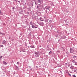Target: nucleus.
Instances as JSON below:
<instances>
[{
	"instance_id": "obj_1",
	"label": "nucleus",
	"mask_w": 77,
	"mask_h": 77,
	"mask_svg": "<svg viewBox=\"0 0 77 77\" xmlns=\"http://www.w3.org/2000/svg\"><path fill=\"white\" fill-rule=\"evenodd\" d=\"M35 57H39L40 55L39 53H38L37 52H35Z\"/></svg>"
},
{
	"instance_id": "obj_2",
	"label": "nucleus",
	"mask_w": 77,
	"mask_h": 77,
	"mask_svg": "<svg viewBox=\"0 0 77 77\" xmlns=\"http://www.w3.org/2000/svg\"><path fill=\"white\" fill-rule=\"evenodd\" d=\"M74 51L73 50V49L72 48H70V51L71 53H73V52H74Z\"/></svg>"
},
{
	"instance_id": "obj_3",
	"label": "nucleus",
	"mask_w": 77,
	"mask_h": 77,
	"mask_svg": "<svg viewBox=\"0 0 77 77\" xmlns=\"http://www.w3.org/2000/svg\"><path fill=\"white\" fill-rule=\"evenodd\" d=\"M38 24L40 25V26H43L44 25V23L43 22H40L38 23Z\"/></svg>"
},
{
	"instance_id": "obj_4",
	"label": "nucleus",
	"mask_w": 77,
	"mask_h": 77,
	"mask_svg": "<svg viewBox=\"0 0 77 77\" xmlns=\"http://www.w3.org/2000/svg\"><path fill=\"white\" fill-rule=\"evenodd\" d=\"M35 26H36V27L35 26H34V25H32V28H35L36 29L38 27V25H35Z\"/></svg>"
},
{
	"instance_id": "obj_5",
	"label": "nucleus",
	"mask_w": 77,
	"mask_h": 77,
	"mask_svg": "<svg viewBox=\"0 0 77 77\" xmlns=\"http://www.w3.org/2000/svg\"><path fill=\"white\" fill-rule=\"evenodd\" d=\"M45 9H48V10H49V9H50V6H46L45 7Z\"/></svg>"
},
{
	"instance_id": "obj_6",
	"label": "nucleus",
	"mask_w": 77,
	"mask_h": 77,
	"mask_svg": "<svg viewBox=\"0 0 77 77\" xmlns=\"http://www.w3.org/2000/svg\"><path fill=\"white\" fill-rule=\"evenodd\" d=\"M40 20L41 21H44V19L42 17H40Z\"/></svg>"
},
{
	"instance_id": "obj_7",
	"label": "nucleus",
	"mask_w": 77,
	"mask_h": 77,
	"mask_svg": "<svg viewBox=\"0 0 77 77\" xmlns=\"http://www.w3.org/2000/svg\"><path fill=\"white\" fill-rule=\"evenodd\" d=\"M65 38H66V36H63L61 37V38H62V39H65Z\"/></svg>"
},
{
	"instance_id": "obj_8",
	"label": "nucleus",
	"mask_w": 77,
	"mask_h": 77,
	"mask_svg": "<svg viewBox=\"0 0 77 77\" xmlns=\"http://www.w3.org/2000/svg\"><path fill=\"white\" fill-rule=\"evenodd\" d=\"M74 66H70V69H74Z\"/></svg>"
},
{
	"instance_id": "obj_9",
	"label": "nucleus",
	"mask_w": 77,
	"mask_h": 77,
	"mask_svg": "<svg viewBox=\"0 0 77 77\" xmlns=\"http://www.w3.org/2000/svg\"><path fill=\"white\" fill-rule=\"evenodd\" d=\"M3 64L4 65H7V63H6V62L5 61H3Z\"/></svg>"
},
{
	"instance_id": "obj_10",
	"label": "nucleus",
	"mask_w": 77,
	"mask_h": 77,
	"mask_svg": "<svg viewBox=\"0 0 77 77\" xmlns=\"http://www.w3.org/2000/svg\"><path fill=\"white\" fill-rule=\"evenodd\" d=\"M6 41H5V40H4L3 41L2 43L3 44H5V43H6Z\"/></svg>"
},
{
	"instance_id": "obj_11",
	"label": "nucleus",
	"mask_w": 77,
	"mask_h": 77,
	"mask_svg": "<svg viewBox=\"0 0 77 77\" xmlns=\"http://www.w3.org/2000/svg\"><path fill=\"white\" fill-rule=\"evenodd\" d=\"M43 9H44V10L45 11V12H46V13H47V10H45V8H44Z\"/></svg>"
},
{
	"instance_id": "obj_12",
	"label": "nucleus",
	"mask_w": 77,
	"mask_h": 77,
	"mask_svg": "<svg viewBox=\"0 0 77 77\" xmlns=\"http://www.w3.org/2000/svg\"><path fill=\"white\" fill-rule=\"evenodd\" d=\"M0 34L1 35H5V34L4 33H2L0 32Z\"/></svg>"
},
{
	"instance_id": "obj_13",
	"label": "nucleus",
	"mask_w": 77,
	"mask_h": 77,
	"mask_svg": "<svg viewBox=\"0 0 77 77\" xmlns=\"http://www.w3.org/2000/svg\"><path fill=\"white\" fill-rule=\"evenodd\" d=\"M30 24L31 25H33V24H32V22H31L30 23Z\"/></svg>"
},
{
	"instance_id": "obj_14",
	"label": "nucleus",
	"mask_w": 77,
	"mask_h": 77,
	"mask_svg": "<svg viewBox=\"0 0 77 77\" xmlns=\"http://www.w3.org/2000/svg\"><path fill=\"white\" fill-rule=\"evenodd\" d=\"M73 63H75V61L74 60H73V61H72Z\"/></svg>"
},
{
	"instance_id": "obj_15",
	"label": "nucleus",
	"mask_w": 77,
	"mask_h": 77,
	"mask_svg": "<svg viewBox=\"0 0 77 77\" xmlns=\"http://www.w3.org/2000/svg\"><path fill=\"white\" fill-rule=\"evenodd\" d=\"M51 53H52V52H51V51H50L49 53V54H51Z\"/></svg>"
},
{
	"instance_id": "obj_16",
	"label": "nucleus",
	"mask_w": 77,
	"mask_h": 77,
	"mask_svg": "<svg viewBox=\"0 0 77 77\" xmlns=\"http://www.w3.org/2000/svg\"><path fill=\"white\" fill-rule=\"evenodd\" d=\"M0 47H3V45H0Z\"/></svg>"
},
{
	"instance_id": "obj_17",
	"label": "nucleus",
	"mask_w": 77,
	"mask_h": 77,
	"mask_svg": "<svg viewBox=\"0 0 77 77\" xmlns=\"http://www.w3.org/2000/svg\"><path fill=\"white\" fill-rule=\"evenodd\" d=\"M49 22H50V23H51V22H52V20H50L49 21Z\"/></svg>"
},
{
	"instance_id": "obj_18",
	"label": "nucleus",
	"mask_w": 77,
	"mask_h": 77,
	"mask_svg": "<svg viewBox=\"0 0 77 77\" xmlns=\"http://www.w3.org/2000/svg\"><path fill=\"white\" fill-rule=\"evenodd\" d=\"M73 77H76V76H75V75H73Z\"/></svg>"
},
{
	"instance_id": "obj_19",
	"label": "nucleus",
	"mask_w": 77,
	"mask_h": 77,
	"mask_svg": "<svg viewBox=\"0 0 77 77\" xmlns=\"http://www.w3.org/2000/svg\"><path fill=\"white\" fill-rule=\"evenodd\" d=\"M2 58V56L0 57V60Z\"/></svg>"
},
{
	"instance_id": "obj_20",
	"label": "nucleus",
	"mask_w": 77,
	"mask_h": 77,
	"mask_svg": "<svg viewBox=\"0 0 77 77\" xmlns=\"http://www.w3.org/2000/svg\"><path fill=\"white\" fill-rule=\"evenodd\" d=\"M75 65H77V63H75Z\"/></svg>"
},
{
	"instance_id": "obj_21",
	"label": "nucleus",
	"mask_w": 77,
	"mask_h": 77,
	"mask_svg": "<svg viewBox=\"0 0 77 77\" xmlns=\"http://www.w3.org/2000/svg\"><path fill=\"white\" fill-rule=\"evenodd\" d=\"M38 2L39 3H41V0H38Z\"/></svg>"
},
{
	"instance_id": "obj_22",
	"label": "nucleus",
	"mask_w": 77,
	"mask_h": 77,
	"mask_svg": "<svg viewBox=\"0 0 77 77\" xmlns=\"http://www.w3.org/2000/svg\"><path fill=\"white\" fill-rule=\"evenodd\" d=\"M73 58H76V56H74V57H73Z\"/></svg>"
},
{
	"instance_id": "obj_23",
	"label": "nucleus",
	"mask_w": 77,
	"mask_h": 77,
	"mask_svg": "<svg viewBox=\"0 0 77 77\" xmlns=\"http://www.w3.org/2000/svg\"><path fill=\"white\" fill-rule=\"evenodd\" d=\"M68 75H69V76H71V75L70 74H69V73H68Z\"/></svg>"
},
{
	"instance_id": "obj_24",
	"label": "nucleus",
	"mask_w": 77,
	"mask_h": 77,
	"mask_svg": "<svg viewBox=\"0 0 77 77\" xmlns=\"http://www.w3.org/2000/svg\"><path fill=\"white\" fill-rule=\"evenodd\" d=\"M17 65H18V64H19V62H17Z\"/></svg>"
},
{
	"instance_id": "obj_25",
	"label": "nucleus",
	"mask_w": 77,
	"mask_h": 77,
	"mask_svg": "<svg viewBox=\"0 0 77 77\" xmlns=\"http://www.w3.org/2000/svg\"><path fill=\"white\" fill-rule=\"evenodd\" d=\"M37 9H38L39 8V6H37Z\"/></svg>"
},
{
	"instance_id": "obj_26",
	"label": "nucleus",
	"mask_w": 77,
	"mask_h": 77,
	"mask_svg": "<svg viewBox=\"0 0 77 77\" xmlns=\"http://www.w3.org/2000/svg\"><path fill=\"white\" fill-rule=\"evenodd\" d=\"M70 66V64H69V65H68V66H69H69Z\"/></svg>"
},
{
	"instance_id": "obj_27",
	"label": "nucleus",
	"mask_w": 77,
	"mask_h": 77,
	"mask_svg": "<svg viewBox=\"0 0 77 77\" xmlns=\"http://www.w3.org/2000/svg\"><path fill=\"white\" fill-rule=\"evenodd\" d=\"M9 39H11V37H10L9 38Z\"/></svg>"
},
{
	"instance_id": "obj_28",
	"label": "nucleus",
	"mask_w": 77,
	"mask_h": 77,
	"mask_svg": "<svg viewBox=\"0 0 77 77\" xmlns=\"http://www.w3.org/2000/svg\"><path fill=\"white\" fill-rule=\"evenodd\" d=\"M60 72H61V74H62V71H60Z\"/></svg>"
},
{
	"instance_id": "obj_29",
	"label": "nucleus",
	"mask_w": 77,
	"mask_h": 77,
	"mask_svg": "<svg viewBox=\"0 0 77 77\" xmlns=\"http://www.w3.org/2000/svg\"><path fill=\"white\" fill-rule=\"evenodd\" d=\"M18 2H19V3H20V1H18Z\"/></svg>"
},
{
	"instance_id": "obj_30",
	"label": "nucleus",
	"mask_w": 77,
	"mask_h": 77,
	"mask_svg": "<svg viewBox=\"0 0 77 77\" xmlns=\"http://www.w3.org/2000/svg\"><path fill=\"white\" fill-rule=\"evenodd\" d=\"M30 47H31V48H33V47H32V46H30Z\"/></svg>"
},
{
	"instance_id": "obj_31",
	"label": "nucleus",
	"mask_w": 77,
	"mask_h": 77,
	"mask_svg": "<svg viewBox=\"0 0 77 77\" xmlns=\"http://www.w3.org/2000/svg\"><path fill=\"white\" fill-rule=\"evenodd\" d=\"M15 9V8L13 7V9Z\"/></svg>"
},
{
	"instance_id": "obj_32",
	"label": "nucleus",
	"mask_w": 77,
	"mask_h": 77,
	"mask_svg": "<svg viewBox=\"0 0 77 77\" xmlns=\"http://www.w3.org/2000/svg\"><path fill=\"white\" fill-rule=\"evenodd\" d=\"M0 14H1V11L0 10Z\"/></svg>"
},
{
	"instance_id": "obj_33",
	"label": "nucleus",
	"mask_w": 77,
	"mask_h": 77,
	"mask_svg": "<svg viewBox=\"0 0 77 77\" xmlns=\"http://www.w3.org/2000/svg\"><path fill=\"white\" fill-rule=\"evenodd\" d=\"M60 41V40H58V41L59 42Z\"/></svg>"
},
{
	"instance_id": "obj_34",
	"label": "nucleus",
	"mask_w": 77,
	"mask_h": 77,
	"mask_svg": "<svg viewBox=\"0 0 77 77\" xmlns=\"http://www.w3.org/2000/svg\"><path fill=\"white\" fill-rule=\"evenodd\" d=\"M66 64H67V63H66Z\"/></svg>"
},
{
	"instance_id": "obj_35",
	"label": "nucleus",
	"mask_w": 77,
	"mask_h": 77,
	"mask_svg": "<svg viewBox=\"0 0 77 77\" xmlns=\"http://www.w3.org/2000/svg\"><path fill=\"white\" fill-rule=\"evenodd\" d=\"M20 14H21V12H19Z\"/></svg>"
},
{
	"instance_id": "obj_36",
	"label": "nucleus",
	"mask_w": 77,
	"mask_h": 77,
	"mask_svg": "<svg viewBox=\"0 0 77 77\" xmlns=\"http://www.w3.org/2000/svg\"><path fill=\"white\" fill-rule=\"evenodd\" d=\"M67 23H68V22H67Z\"/></svg>"
},
{
	"instance_id": "obj_37",
	"label": "nucleus",
	"mask_w": 77,
	"mask_h": 77,
	"mask_svg": "<svg viewBox=\"0 0 77 77\" xmlns=\"http://www.w3.org/2000/svg\"><path fill=\"white\" fill-rule=\"evenodd\" d=\"M53 50H54V48H53Z\"/></svg>"
},
{
	"instance_id": "obj_38",
	"label": "nucleus",
	"mask_w": 77,
	"mask_h": 77,
	"mask_svg": "<svg viewBox=\"0 0 77 77\" xmlns=\"http://www.w3.org/2000/svg\"><path fill=\"white\" fill-rule=\"evenodd\" d=\"M65 22L66 23V21H65Z\"/></svg>"
},
{
	"instance_id": "obj_39",
	"label": "nucleus",
	"mask_w": 77,
	"mask_h": 77,
	"mask_svg": "<svg viewBox=\"0 0 77 77\" xmlns=\"http://www.w3.org/2000/svg\"><path fill=\"white\" fill-rule=\"evenodd\" d=\"M66 24V25H68V24Z\"/></svg>"
},
{
	"instance_id": "obj_40",
	"label": "nucleus",
	"mask_w": 77,
	"mask_h": 77,
	"mask_svg": "<svg viewBox=\"0 0 77 77\" xmlns=\"http://www.w3.org/2000/svg\"><path fill=\"white\" fill-rule=\"evenodd\" d=\"M23 52H25V51H23Z\"/></svg>"
}]
</instances>
